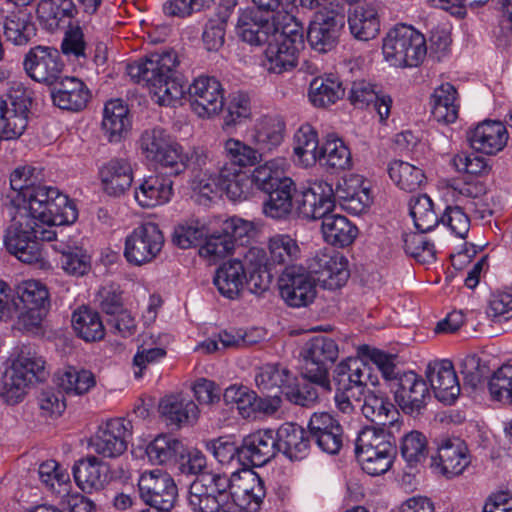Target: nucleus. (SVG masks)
Returning a JSON list of instances; mask_svg holds the SVG:
<instances>
[{"label":"nucleus","instance_id":"6","mask_svg":"<svg viewBox=\"0 0 512 512\" xmlns=\"http://www.w3.org/2000/svg\"><path fill=\"white\" fill-rule=\"evenodd\" d=\"M44 364L43 358L31 348L20 349L4 376L3 396L8 403L20 402L29 384L44 378Z\"/></svg>","mask_w":512,"mask_h":512},{"label":"nucleus","instance_id":"59","mask_svg":"<svg viewBox=\"0 0 512 512\" xmlns=\"http://www.w3.org/2000/svg\"><path fill=\"white\" fill-rule=\"evenodd\" d=\"M400 452L408 466L417 467L428 456V441L426 436L416 430L406 433L400 441Z\"/></svg>","mask_w":512,"mask_h":512},{"label":"nucleus","instance_id":"28","mask_svg":"<svg viewBox=\"0 0 512 512\" xmlns=\"http://www.w3.org/2000/svg\"><path fill=\"white\" fill-rule=\"evenodd\" d=\"M51 91L53 104L62 110L79 112L83 110L90 98L91 92L87 85L79 78L65 76L59 78Z\"/></svg>","mask_w":512,"mask_h":512},{"label":"nucleus","instance_id":"57","mask_svg":"<svg viewBox=\"0 0 512 512\" xmlns=\"http://www.w3.org/2000/svg\"><path fill=\"white\" fill-rule=\"evenodd\" d=\"M3 32L6 39L15 45H25L36 34L35 25L24 13L12 12L2 21Z\"/></svg>","mask_w":512,"mask_h":512},{"label":"nucleus","instance_id":"43","mask_svg":"<svg viewBox=\"0 0 512 512\" xmlns=\"http://www.w3.org/2000/svg\"><path fill=\"white\" fill-rule=\"evenodd\" d=\"M285 123L278 116H264L257 120L252 141L259 150L270 152L278 147L284 138Z\"/></svg>","mask_w":512,"mask_h":512},{"label":"nucleus","instance_id":"24","mask_svg":"<svg viewBox=\"0 0 512 512\" xmlns=\"http://www.w3.org/2000/svg\"><path fill=\"white\" fill-rule=\"evenodd\" d=\"M310 439L318 448L331 455L338 454L343 445V428L328 412H314L308 422Z\"/></svg>","mask_w":512,"mask_h":512},{"label":"nucleus","instance_id":"25","mask_svg":"<svg viewBox=\"0 0 512 512\" xmlns=\"http://www.w3.org/2000/svg\"><path fill=\"white\" fill-rule=\"evenodd\" d=\"M470 461L467 445L458 437L439 439L437 454L432 456V465L448 478L462 474Z\"/></svg>","mask_w":512,"mask_h":512},{"label":"nucleus","instance_id":"64","mask_svg":"<svg viewBox=\"0 0 512 512\" xmlns=\"http://www.w3.org/2000/svg\"><path fill=\"white\" fill-rule=\"evenodd\" d=\"M425 232L406 233L403 235V248L407 254L418 262L429 264L435 261L436 251L434 244L429 242Z\"/></svg>","mask_w":512,"mask_h":512},{"label":"nucleus","instance_id":"39","mask_svg":"<svg viewBox=\"0 0 512 512\" xmlns=\"http://www.w3.org/2000/svg\"><path fill=\"white\" fill-rule=\"evenodd\" d=\"M361 411L364 417L377 425L398 427L399 412L384 395L372 391L364 393Z\"/></svg>","mask_w":512,"mask_h":512},{"label":"nucleus","instance_id":"9","mask_svg":"<svg viewBox=\"0 0 512 512\" xmlns=\"http://www.w3.org/2000/svg\"><path fill=\"white\" fill-rule=\"evenodd\" d=\"M268 254L264 249L258 247L250 248L245 254L248 263L261 265L266 264L270 269L279 271L287 270L295 265L301 257V248L296 239L289 234H275L267 241Z\"/></svg>","mask_w":512,"mask_h":512},{"label":"nucleus","instance_id":"36","mask_svg":"<svg viewBox=\"0 0 512 512\" xmlns=\"http://www.w3.org/2000/svg\"><path fill=\"white\" fill-rule=\"evenodd\" d=\"M73 476L82 491L92 493L107 483V467L96 456H88L74 464Z\"/></svg>","mask_w":512,"mask_h":512},{"label":"nucleus","instance_id":"20","mask_svg":"<svg viewBox=\"0 0 512 512\" xmlns=\"http://www.w3.org/2000/svg\"><path fill=\"white\" fill-rule=\"evenodd\" d=\"M347 259L339 252L323 250L317 252L310 260V274L317 275L321 285L330 290L342 287L349 278Z\"/></svg>","mask_w":512,"mask_h":512},{"label":"nucleus","instance_id":"3","mask_svg":"<svg viewBox=\"0 0 512 512\" xmlns=\"http://www.w3.org/2000/svg\"><path fill=\"white\" fill-rule=\"evenodd\" d=\"M229 476L206 472L198 476L189 487L187 502L192 512H243L231 501Z\"/></svg>","mask_w":512,"mask_h":512},{"label":"nucleus","instance_id":"44","mask_svg":"<svg viewBox=\"0 0 512 512\" xmlns=\"http://www.w3.org/2000/svg\"><path fill=\"white\" fill-rule=\"evenodd\" d=\"M53 248L60 253L61 268L69 275L83 276L90 269V256L75 241H57Z\"/></svg>","mask_w":512,"mask_h":512},{"label":"nucleus","instance_id":"4","mask_svg":"<svg viewBox=\"0 0 512 512\" xmlns=\"http://www.w3.org/2000/svg\"><path fill=\"white\" fill-rule=\"evenodd\" d=\"M265 44L263 67L274 74L291 71L304 47L303 27L296 21L287 23Z\"/></svg>","mask_w":512,"mask_h":512},{"label":"nucleus","instance_id":"16","mask_svg":"<svg viewBox=\"0 0 512 512\" xmlns=\"http://www.w3.org/2000/svg\"><path fill=\"white\" fill-rule=\"evenodd\" d=\"M23 67L34 81L53 85L59 80L64 64L56 48L38 45L26 53Z\"/></svg>","mask_w":512,"mask_h":512},{"label":"nucleus","instance_id":"48","mask_svg":"<svg viewBox=\"0 0 512 512\" xmlns=\"http://www.w3.org/2000/svg\"><path fill=\"white\" fill-rule=\"evenodd\" d=\"M161 414L177 427L183 424H193L199 414L198 406L187 399H180L176 396H167L160 402Z\"/></svg>","mask_w":512,"mask_h":512},{"label":"nucleus","instance_id":"30","mask_svg":"<svg viewBox=\"0 0 512 512\" xmlns=\"http://www.w3.org/2000/svg\"><path fill=\"white\" fill-rule=\"evenodd\" d=\"M99 176L105 193L120 196L132 185V164L128 158H112L100 167Z\"/></svg>","mask_w":512,"mask_h":512},{"label":"nucleus","instance_id":"41","mask_svg":"<svg viewBox=\"0 0 512 512\" xmlns=\"http://www.w3.org/2000/svg\"><path fill=\"white\" fill-rule=\"evenodd\" d=\"M129 110L120 99L108 101L103 110L102 130L110 142H119L130 128Z\"/></svg>","mask_w":512,"mask_h":512},{"label":"nucleus","instance_id":"15","mask_svg":"<svg viewBox=\"0 0 512 512\" xmlns=\"http://www.w3.org/2000/svg\"><path fill=\"white\" fill-rule=\"evenodd\" d=\"M279 291L285 303L294 308L308 306L316 296V283L302 266L288 267L278 280Z\"/></svg>","mask_w":512,"mask_h":512},{"label":"nucleus","instance_id":"29","mask_svg":"<svg viewBox=\"0 0 512 512\" xmlns=\"http://www.w3.org/2000/svg\"><path fill=\"white\" fill-rule=\"evenodd\" d=\"M276 431L272 429L257 430L242 440L240 453L253 466H262L278 453Z\"/></svg>","mask_w":512,"mask_h":512},{"label":"nucleus","instance_id":"34","mask_svg":"<svg viewBox=\"0 0 512 512\" xmlns=\"http://www.w3.org/2000/svg\"><path fill=\"white\" fill-rule=\"evenodd\" d=\"M348 25L351 34L358 40L375 38L380 30L378 9L373 3H359L349 10Z\"/></svg>","mask_w":512,"mask_h":512},{"label":"nucleus","instance_id":"18","mask_svg":"<svg viewBox=\"0 0 512 512\" xmlns=\"http://www.w3.org/2000/svg\"><path fill=\"white\" fill-rule=\"evenodd\" d=\"M231 501L243 512H257L266 496L264 480L252 470L234 472L229 476Z\"/></svg>","mask_w":512,"mask_h":512},{"label":"nucleus","instance_id":"62","mask_svg":"<svg viewBox=\"0 0 512 512\" xmlns=\"http://www.w3.org/2000/svg\"><path fill=\"white\" fill-rule=\"evenodd\" d=\"M223 399L227 405H234L243 418H250L256 412L257 394L246 386H229Z\"/></svg>","mask_w":512,"mask_h":512},{"label":"nucleus","instance_id":"45","mask_svg":"<svg viewBox=\"0 0 512 512\" xmlns=\"http://www.w3.org/2000/svg\"><path fill=\"white\" fill-rule=\"evenodd\" d=\"M222 190L229 199L233 201H244L249 199L255 191L251 174L237 168H230L227 165L220 167Z\"/></svg>","mask_w":512,"mask_h":512},{"label":"nucleus","instance_id":"21","mask_svg":"<svg viewBox=\"0 0 512 512\" xmlns=\"http://www.w3.org/2000/svg\"><path fill=\"white\" fill-rule=\"evenodd\" d=\"M390 387L396 403L406 414L417 415L425 407L429 389L425 380L415 372L402 373Z\"/></svg>","mask_w":512,"mask_h":512},{"label":"nucleus","instance_id":"47","mask_svg":"<svg viewBox=\"0 0 512 512\" xmlns=\"http://www.w3.org/2000/svg\"><path fill=\"white\" fill-rule=\"evenodd\" d=\"M72 327L76 335L86 342L102 340L105 327L99 313L89 307H80L72 314Z\"/></svg>","mask_w":512,"mask_h":512},{"label":"nucleus","instance_id":"11","mask_svg":"<svg viewBox=\"0 0 512 512\" xmlns=\"http://www.w3.org/2000/svg\"><path fill=\"white\" fill-rule=\"evenodd\" d=\"M140 149L149 161L169 169L170 174L183 172V163L179 160L180 145L160 127L145 130L140 137Z\"/></svg>","mask_w":512,"mask_h":512},{"label":"nucleus","instance_id":"2","mask_svg":"<svg viewBox=\"0 0 512 512\" xmlns=\"http://www.w3.org/2000/svg\"><path fill=\"white\" fill-rule=\"evenodd\" d=\"M178 64L176 51L163 50L129 63L126 70L132 80L149 89L158 104L176 106L185 96L183 78L176 71Z\"/></svg>","mask_w":512,"mask_h":512},{"label":"nucleus","instance_id":"14","mask_svg":"<svg viewBox=\"0 0 512 512\" xmlns=\"http://www.w3.org/2000/svg\"><path fill=\"white\" fill-rule=\"evenodd\" d=\"M191 109L202 118L218 114L224 106V90L221 83L210 76L196 78L185 90Z\"/></svg>","mask_w":512,"mask_h":512},{"label":"nucleus","instance_id":"46","mask_svg":"<svg viewBox=\"0 0 512 512\" xmlns=\"http://www.w3.org/2000/svg\"><path fill=\"white\" fill-rule=\"evenodd\" d=\"M345 89L340 79L333 75L314 78L309 86V100L315 107H327L336 103L344 95Z\"/></svg>","mask_w":512,"mask_h":512},{"label":"nucleus","instance_id":"22","mask_svg":"<svg viewBox=\"0 0 512 512\" xmlns=\"http://www.w3.org/2000/svg\"><path fill=\"white\" fill-rule=\"evenodd\" d=\"M333 383L339 390L364 394L368 384L376 385L377 376L372 374L371 366L357 357H348L340 361L333 370Z\"/></svg>","mask_w":512,"mask_h":512},{"label":"nucleus","instance_id":"37","mask_svg":"<svg viewBox=\"0 0 512 512\" xmlns=\"http://www.w3.org/2000/svg\"><path fill=\"white\" fill-rule=\"evenodd\" d=\"M245 265V262L234 259L223 263L216 270L213 283L221 295L228 299H235L240 295L246 279Z\"/></svg>","mask_w":512,"mask_h":512},{"label":"nucleus","instance_id":"56","mask_svg":"<svg viewBox=\"0 0 512 512\" xmlns=\"http://www.w3.org/2000/svg\"><path fill=\"white\" fill-rule=\"evenodd\" d=\"M409 209L414 225L419 232H429L441 223L431 198L426 194L412 197Z\"/></svg>","mask_w":512,"mask_h":512},{"label":"nucleus","instance_id":"58","mask_svg":"<svg viewBox=\"0 0 512 512\" xmlns=\"http://www.w3.org/2000/svg\"><path fill=\"white\" fill-rule=\"evenodd\" d=\"M385 450L396 451L390 432H385L382 428L367 426L358 433L355 442L356 453Z\"/></svg>","mask_w":512,"mask_h":512},{"label":"nucleus","instance_id":"63","mask_svg":"<svg viewBox=\"0 0 512 512\" xmlns=\"http://www.w3.org/2000/svg\"><path fill=\"white\" fill-rule=\"evenodd\" d=\"M224 152L229 161L241 167L254 166L261 161L262 154L246 143L230 138L224 142Z\"/></svg>","mask_w":512,"mask_h":512},{"label":"nucleus","instance_id":"33","mask_svg":"<svg viewBox=\"0 0 512 512\" xmlns=\"http://www.w3.org/2000/svg\"><path fill=\"white\" fill-rule=\"evenodd\" d=\"M173 195V182L162 175H151L135 188L134 198L143 208L166 204Z\"/></svg>","mask_w":512,"mask_h":512},{"label":"nucleus","instance_id":"12","mask_svg":"<svg viewBox=\"0 0 512 512\" xmlns=\"http://www.w3.org/2000/svg\"><path fill=\"white\" fill-rule=\"evenodd\" d=\"M345 25L344 14L334 8L324 7L317 11L307 30L310 47L319 53H328L338 42Z\"/></svg>","mask_w":512,"mask_h":512},{"label":"nucleus","instance_id":"61","mask_svg":"<svg viewBox=\"0 0 512 512\" xmlns=\"http://www.w3.org/2000/svg\"><path fill=\"white\" fill-rule=\"evenodd\" d=\"M16 300L23 308L45 309L49 301L47 288L36 280L24 281L16 287Z\"/></svg>","mask_w":512,"mask_h":512},{"label":"nucleus","instance_id":"35","mask_svg":"<svg viewBox=\"0 0 512 512\" xmlns=\"http://www.w3.org/2000/svg\"><path fill=\"white\" fill-rule=\"evenodd\" d=\"M296 377L279 363H267L257 368L255 383L262 393L283 394L285 396L290 384Z\"/></svg>","mask_w":512,"mask_h":512},{"label":"nucleus","instance_id":"53","mask_svg":"<svg viewBox=\"0 0 512 512\" xmlns=\"http://www.w3.org/2000/svg\"><path fill=\"white\" fill-rule=\"evenodd\" d=\"M286 165L284 158H275L256 167L251 173L255 189L271 191L281 185L284 179H290L284 176Z\"/></svg>","mask_w":512,"mask_h":512},{"label":"nucleus","instance_id":"17","mask_svg":"<svg viewBox=\"0 0 512 512\" xmlns=\"http://www.w3.org/2000/svg\"><path fill=\"white\" fill-rule=\"evenodd\" d=\"M132 435V423L125 418L108 420L100 426L90 445L93 450L103 457L115 458L127 449L128 439Z\"/></svg>","mask_w":512,"mask_h":512},{"label":"nucleus","instance_id":"32","mask_svg":"<svg viewBox=\"0 0 512 512\" xmlns=\"http://www.w3.org/2000/svg\"><path fill=\"white\" fill-rule=\"evenodd\" d=\"M349 100L358 108L373 105L380 121H385L390 116L392 98L387 94H380L369 81H354L349 91Z\"/></svg>","mask_w":512,"mask_h":512},{"label":"nucleus","instance_id":"5","mask_svg":"<svg viewBox=\"0 0 512 512\" xmlns=\"http://www.w3.org/2000/svg\"><path fill=\"white\" fill-rule=\"evenodd\" d=\"M382 51L385 60L395 67H417L426 56V40L413 27L397 25L383 39Z\"/></svg>","mask_w":512,"mask_h":512},{"label":"nucleus","instance_id":"54","mask_svg":"<svg viewBox=\"0 0 512 512\" xmlns=\"http://www.w3.org/2000/svg\"><path fill=\"white\" fill-rule=\"evenodd\" d=\"M56 384L68 395H83L95 386L96 380L91 371L69 366L56 375Z\"/></svg>","mask_w":512,"mask_h":512},{"label":"nucleus","instance_id":"50","mask_svg":"<svg viewBox=\"0 0 512 512\" xmlns=\"http://www.w3.org/2000/svg\"><path fill=\"white\" fill-rule=\"evenodd\" d=\"M184 452V444L168 435L156 437L146 448L149 461L157 465L177 463Z\"/></svg>","mask_w":512,"mask_h":512},{"label":"nucleus","instance_id":"23","mask_svg":"<svg viewBox=\"0 0 512 512\" xmlns=\"http://www.w3.org/2000/svg\"><path fill=\"white\" fill-rule=\"evenodd\" d=\"M335 208V194L332 185L316 181L305 188L297 199L299 214L306 219H323Z\"/></svg>","mask_w":512,"mask_h":512},{"label":"nucleus","instance_id":"27","mask_svg":"<svg viewBox=\"0 0 512 512\" xmlns=\"http://www.w3.org/2000/svg\"><path fill=\"white\" fill-rule=\"evenodd\" d=\"M509 135L500 121L485 120L468 131L470 146L478 152L495 155L506 146Z\"/></svg>","mask_w":512,"mask_h":512},{"label":"nucleus","instance_id":"7","mask_svg":"<svg viewBox=\"0 0 512 512\" xmlns=\"http://www.w3.org/2000/svg\"><path fill=\"white\" fill-rule=\"evenodd\" d=\"M300 355L304 362L303 375L316 382L322 392H331L329 367L339 355L336 341L327 336H315L304 344Z\"/></svg>","mask_w":512,"mask_h":512},{"label":"nucleus","instance_id":"49","mask_svg":"<svg viewBox=\"0 0 512 512\" xmlns=\"http://www.w3.org/2000/svg\"><path fill=\"white\" fill-rule=\"evenodd\" d=\"M295 185L292 179H284L282 184L265 192L268 198L263 203V212L273 219L286 217L292 209V197Z\"/></svg>","mask_w":512,"mask_h":512},{"label":"nucleus","instance_id":"1","mask_svg":"<svg viewBox=\"0 0 512 512\" xmlns=\"http://www.w3.org/2000/svg\"><path fill=\"white\" fill-rule=\"evenodd\" d=\"M40 171L32 166L16 168L10 176L11 204L17 215L6 231L4 243L7 250L21 262L48 269L42 245L33 233L32 223L39 220L48 226L72 224L78 218L73 200L55 187L45 186L39 181Z\"/></svg>","mask_w":512,"mask_h":512},{"label":"nucleus","instance_id":"19","mask_svg":"<svg viewBox=\"0 0 512 512\" xmlns=\"http://www.w3.org/2000/svg\"><path fill=\"white\" fill-rule=\"evenodd\" d=\"M235 30L242 41L259 46L268 42L280 28L273 15L247 8L239 11Z\"/></svg>","mask_w":512,"mask_h":512},{"label":"nucleus","instance_id":"55","mask_svg":"<svg viewBox=\"0 0 512 512\" xmlns=\"http://www.w3.org/2000/svg\"><path fill=\"white\" fill-rule=\"evenodd\" d=\"M391 180L401 190L414 192L425 182V175L421 168L402 160H394L388 166Z\"/></svg>","mask_w":512,"mask_h":512},{"label":"nucleus","instance_id":"10","mask_svg":"<svg viewBox=\"0 0 512 512\" xmlns=\"http://www.w3.org/2000/svg\"><path fill=\"white\" fill-rule=\"evenodd\" d=\"M163 245L164 236L159 226L146 222L135 227L126 236L123 255L129 264L142 266L152 262Z\"/></svg>","mask_w":512,"mask_h":512},{"label":"nucleus","instance_id":"51","mask_svg":"<svg viewBox=\"0 0 512 512\" xmlns=\"http://www.w3.org/2000/svg\"><path fill=\"white\" fill-rule=\"evenodd\" d=\"M319 140L316 130L309 124L302 125L294 135V153L305 167L319 159Z\"/></svg>","mask_w":512,"mask_h":512},{"label":"nucleus","instance_id":"31","mask_svg":"<svg viewBox=\"0 0 512 512\" xmlns=\"http://www.w3.org/2000/svg\"><path fill=\"white\" fill-rule=\"evenodd\" d=\"M278 452L290 460H302L309 455L311 439L305 429L293 422H286L276 430Z\"/></svg>","mask_w":512,"mask_h":512},{"label":"nucleus","instance_id":"26","mask_svg":"<svg viewBox=\"0 0 512 512\" xmlns=\"http://www.w3.org/2000/svg\"><path fill=\"white\" fill-rule=\"evenodd\" d=\"M426 377L435 394L443 403L452 404L460 394V384L453 363L448 359L430 362Z\"/></svg>","mask_w":512,"mask_h":512},{"label":"nucleus","instance_id":"38","mask_svg":"<svg viewBox=\"0 0 512 512\" xmlns=\"http://www.w3.org/2000/svg\"><path fill=\"white\" fill-rule=\"evenodd\" d=\"M431 114L443 124L454 123L458 118L459 102L456 88L451 83L436 87L430 97Z\"/></svg>","mask_w":512,"mask_h":512},{"label":"nucleus","instance_id":"60","mask_svg":"<svg viewBox=\"0 0 512 512\" xmlns=\"http://www.w3.org/2000/svg\"><path fill=\"white\" fill-rule=\"evenodd\" d=\"M209 229L204 221L198 218H189L179 223L172 235L173 243L181 249H188L196 246L205 236Z\"/></svg>","mask_w":512,"mask_h":512},{"label":"nucleus","instance_id":"42","mask_svg":"<svg viewBox=\"0 0 512 512\" xmlns=\"http://www.w3.org/2000/svg\"><path fill=\"white\" fill-rule=\"evenodd\" d=\"M321 231L325 241L333 246L346 247L357 237V227L343 215L332 212L322 219Z\"/></svg>","mask_w":512,"mask_h":512},{"label":"nucleus","instance_id":"8","mask_svg":"<svg viewBox=\"0 0 512 512\" xmlns=\"http://www.w3.org/2000/svg\"><path fill=\"white\" fill-rule=\"evenodd\" d=\"M31 91L23 83H10L6 96H0V130L7 140L19 138L28 125Z\"/></svg>","mask_w":512,"mask_h":512},{"label":"nucleus","instance_id":"13","mask_svg":"<svg viewBox=\"0 0 512 512\" xmlns=\"http://www.w3.org/2000/svg\"><path fill=\"white\" fill-rule=\"evenodd\" d=\"M138 487L141 499L161 512H170L178 496L174 479L161 469L143 472Z\"/></svg>","mask_w":512,"mask_h":512},{"label":"nucleus","instance_id":"40","mask_svg":"<svg viewBox=\"0 0 512 512\" xmlns=\"http://www.w3.org/2000/svg\"><path fill=\"white\" fill-rule=\"evenodd\" d=\"M41 24L50 32L65 28L77 14L73 0H42L37 9Z\"/></svg>","mask_w":512,"mask_h":512},{"label":"nucleus","instance_id":"52","mask_svg":"<svg viewBox=\"0 0 512 512\" xmlns=\"http://www.w3.org/2000/svg\"><path fill=\"white\" fill-rule=\"evenodd\" d=\"M317 161L323 166L344 170L351 166V153L342 139L330 134L320 146Z\"/></svg>","mask_w":512,"mask_h":512}]
</instances>
